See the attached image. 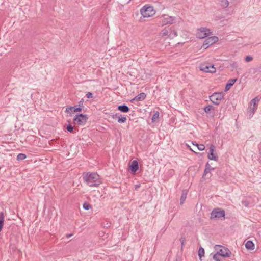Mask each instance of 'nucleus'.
I'll list each match as a JSON object with an SVG mask.
<instances>
[{
    "label": "nucleus",
    "mask_w": 261,
    "mask_h": 261,
    "mask_svg": "<svg viewBox=\"0 0 261 261\" xmlns=\"http://www.w3.org/2000/svg\"><path fill=\"white\" fill-rule=\"evenodd\" d=\"M83 179L84 182L90 187H97L101 182L99 175L96 172L84 173Z\"/></svg>",
    "instance_id": "nucleus-1"
},
{
    "label": "nucleus",
    "mask_w": 261,
    "mask_h": 261,
    "mask_svg": "<svg viewBox=\"0 0 261 261\" xmlns=\"http://www.w3.org/2000/svg\"><path fill=\"white\" fill-rule=\"evenodd\" d=\"M88 117L87 115L79 114L75 115L73 119V123L74 125H84L88 120Z\"/></svg>",
    "instance_id": "nucleus-2"
},
{
    "label": "nucleus",
    "mask_w": 261,
    "mask_h": 261,
    "mask_svg": "<svg viewBox=\"0 0 261 261\" xmlns=\"http://www.w3.org/2000/svg\"><path fill=\"white\" fill-rule=\"evenodd\" d=\"M224 94L223 92H215L210 96V100L215 105H219L221 101L224 99Z\"/></svg>",
    "instance_id": "nucleus-3"
},
{
    "label": "nucleus",
    "mask_w": 261,
    "mask_h": 261,
    "mask_svg": "<svg viewBox=\"0 0 261 261\" xmlns=\"http://www.w3.org/2000/svg\"><path fill=\"white\" fill-rule=\"evenodd\" d=\"M160 23L162 25H165L166 24H172L175 21L176 18L173 16H170L168 15H163L159 18Z\"/></svg>",
    "instance_id": "nucleus-4"
},
{
    "label": "nucleus",
    "mask_w": 261,
    "mask_h": 261,
    "mask_svg": "<svg viewBox=\"0 0 261 261\" xmlns=\"http://www.w3.org/2000/svg\"><path fill=\"white\" fill-rule=\"evenodd\" d=\"M155 12L152 6H143L140 10V13L143 17H149L154 14Z\"/></svg>",
    "instance_id": "nucleus-5"
},
{
    "label": "nucleus",
    "mask_w": 261,
    "mask_h": 261,
    "mask_svg": "<svg viewBox=\"0 0 261 261\" xmlns=\"http://www.w3.org/2000/svg\"><path fill=\"white\" fill-rule=\"evenodd\" d=\"M225 212L224 210H220V208L214 209L211 214V219H221L225 218Z\"/></svg>",
    "instance_id": "nucleus-6"
},
{
    "label": "nucleus",
    "mask_w": 261,
    "mask_h": 261,
    "mask_svg": "<svg viewBox=\"0 0 261 261\" xmlns=\"http://www.w3.org/2000/svg\"><path fill=\"white\" fill-rule=\"evenodd\" d=\"M211 33L210 29L202 27L198 29L196 36L198 38L203 39L210 35Z\"/></svg>",
    "instance_id": "nucleus-7"
},
{
    "label": "nucleus",
    "mask_w": 261,
    "mask_h": 261,
    "mask_svg": "<svg viewBox=\"0 0 261 261\" xmlns=\"http://www.w3.org/2000/svg\"><path fill=\"white\" fill-rule=\"evenodd\" d=\"M218 41V38L217 36H211L207 37L204 41L203 46L204 48H207L209 46L212 45Z\"/></svg>",
    "instance_id": "nucleus-8"
},
{
    "label": "nucleus",
    "mask_w": 261,
    "mask_h": 261,
    "mask_svg": "<svg viewBox=\"0 0 261 261\" xmlns=\"http://www.w3.org/2000/svg\"><path fill=\"white\" fill-rule=\"evenodd\" d=\"M200 70L205 72L213 73L216 72L214 65L202 64L200 66Z\"/></svg>",
    "instance_id": "nucleus-9"
},
{
    "label": "nucleus",
    "mask_w": 261,
    "mask_h": 261,
    "mask_svg": "<svg viewBox=\"0 0 261 261\" xmlns=\"http://www.w3.org/2000/svg\"><path fill=\"white\" fill-rule=\"evenodd\" d=\"M215 149V146L214 145L211 144L209 148V153L208 154L207 158L210 160L218 161V157L216 154L214 153Z\"/></svg>",
    "instance_id": "nucleus-10"
},
{
    "label": "nucleus",
    "mask_w": 261,
    "mask_h": 261,
    "mask_svg": "<svg viewBox=\"0 0 261 261\" xmlns=\"http://www.w3.org/2000/svg\"><path fill=\"white\" fill-rule=\"evenodd\" d=\"M129 168L133 174L136 173L139 169L138 162L137 160H133L129 165Z\"/></svg>",
    "instance_id": "nucleus-11"
},
{
    "label": "nucleus",
    "mask_w": 261,
    "mask_h": 261,
    "mask_svg": "<svg viewBox=\"0 0 261 261\" xmlns=\"http://www.w3.org/2000/svg\"><path fill=\"white\" fill-rule=\"evenodd\" d=\"M217 253H219L220 256L222 257H228L230 256L231 252L228 249L224 248L223 249H220Z\"/></svg>",
    "instance_id": "nucleus-12"
},
{
    "label": "nucleus",
    "mask_w": 261,
    "mask_h": 261,
    "mask_svg": "<svg viewBox=\"0 0 261 261\" xmlns=\"http://www.w3.org/2000/svg\"><path fill=\"white\" fill-rule=\"evenodd\" d=\"M259 101V99L257 97H255L253 99L251 100L250 102V108H252L253 109L254 111H255L257 108L258 102Z\"/></svg>",
    "instance_id": "nucleus-13"
},
{
    "label": "nucleus",
    "mask_w": 261,
    "mask_h": 261,
    "mask_svg": "<svg viewBox=\"0 0 261 261\" xmlns=\"http://www.w3.org/2000/svg\"><path fill=\"white\" fill-rule=\"evenodd\" d=\"M237 79L236 78V79H230L228 82H227L226 85H225V91H228L231 87H232L233 84L235 83V82L237 81Z\"/></svg>",
    "instance_id": "nucleus-14"
},
{
    "label": "nucleus",
    "mask_w": 261,
    "mask_h": 261,
    "mask_svg": "<svg viewBox=\"0 0 261 261\" xmlns=\"http://www.w3.org/2000/svg\"><path fill=\"white\" fill-rule=\"evenodd\" d=\"M214 168L212 167L209 164L208 162H207L205 165V168L204 171V173L202 175V178L204 179L206 174L211 172L212 170H214Z\"/></svg>",
    "instance_id": "nucleus-15"
},
{
    "label": "nucleus",
    "mask_w": 261,
    "mask_h": 261,
    "mask_svg": "<svg viewBox=\"0 0 261 261\" xmlns=\"http://www.w3.org/2000/svg\"><path fill=\"white\" fill-rule=\"evenodd\" d=\"M117 109L118 110L123 113L128 112L130 110L129 108L125 104L118 106Z\"/></svg>",
    "instance_id": "nucleus-16"
},
{
    "label": "nucleus",
    "mask_w": 261,
    "mask_h": 261,
    "mask_svg": "<svg viewBox=\"0 0 261 261\" xmlns=\"http://www.w3.org/2000/svg\"><path fill=\"white\" fill-rule=\"evenodd\" d=\"M204 111L206 113L211 114V116H213L214 115V109L212 105L206 106L204 108Z\"/></svg>",
    "instance_id": "nucleus-17"
},
{
    "label": "nucleus",
    "mask_w": 261,
    "mask_h": 261,
    "mask_svg": "<svg viewBox=\"0 0 261 261\" xmlns=\"http://www.w3.org/2000/svg\"><path fill=\"white\" fill-rule=\"evenodd\" d=\"M70 110L73 112H80L82 111V108L81 107H76L75 106L74 107H68L66 108L65 112L68 113L69 111Z\"/></svg>",
    "instance_id": "nucleus-18"
},
{
    "label": "nucleus",
    "mask_w": 261,
    "mask_h": 261,
    "mask_svg": "<svg viewBox=\"0 0 261 261\" xmlns=\"http://www.w3.org/2000/svg\"><path fill=\"white\" fill-rule=\"evenodd\" d=\"M146 97V94L145 93H141L139 94L138 95H137L136 97H135L133 99V100L136 101H142L144 99H145Z\"/></svg>",
    "instance_id": "nucleus-19"
},
{
    "label": "nucleus",
    "mask_w": 261,
    "mask_h": 261,
    "mask_svg": "<svg viewBox=\"0 0 261 261\" xmlns=\"http://www.w3.org/2000/svg\"><path fill=\"white\" fill-rule=\"evenodd\" d=\"M245 247L247 250H253L254 244L252 241H248L245 244Z\"/></svg>",
    "instance_id": "nucleus-20"
},
{
    "label": "nucleus",
    "mask_w": 261,
    "mask_h": 261,
    "mask_svg": "<svg viewBox=\"0 0 261 261\" xmlns=\"http://www.w3.org/2000/svg\"><path fill=\"white\" fill-rule=\"evenodd\" d=\"M4 224V214L3 212L0 213V232L2 231Z\"/></svg>",
    "instance_id": "nucleus-21"
},
{
    "label": "nucleus",
    "mask_w": 261,
    "mask_h": 261,
    "mask_svg": "<svg viewBox=\"0 0 261 261\" xmlns=\"http://www.w3.org/2000/svg\"><path fill=\"white\" fill-rule=\"evenodd\" d=\"M229 2L228 0H221L220 1V5L222 8H226L229 5Z\"/></svg>",
    "instance_id": "nucleus-22"
},
{
    "label": "nucleus",
    "mask_w": 261,
    "mask_h": 261,
    "mask_svg": "<svg viewBox=\"0 0 261 261\" xmlns=\"http://www.w3.org/2000/svg\"><path fill=\"white\" fill-rule=\"evenodd\" d=\"M159 112L158 111H156L152 117V118H151L152 122V123L155 122L157 121V120L159 119Z\"/></svg>",
    "instance_id": "nucleus-23"
},
{
    "label": "nucleus",
    "mask_w": 261,
    "mask_h": 261,
    "mask_svg": "<svg viewBox=\"0 0 261 261\" xmlns=\"http://www.w3.org/2000/svg\"><path fill=\"white\" fill-rule=\"evenodd\" d=\"M187 192L182 191V194H181V196L180 197V199L181 204H183L184 202H185V201L187 198Z\"/></svg>",
    "instance_id": "nucleus-24"
},
{
    "label": "nucleus",
    "mask_w": 261,
    "mask_h": 261,
    "mask_svg": "<svg viewBox=\"0 0 261 261\" xmlns=\"http://www.w3.org/2000/svg\"><path fill=\"white\" fill-rule=\"evenodd\" d=\"M126 121V117L124 116H122L121 114V116H119L118 118V122L120 123H124Z\"/></svg>",
    "instance_id": "nucleus-25"
},
{
    "label": "nucleus",
    "mask_w": 261,
    "mask_h": 261,
    "mask_svg": "<svg viewBox=\"0 0 261 261\" xmlns=\"http://www.w3.org/2000/svg\"><path fill=\"white\" fill-rule=\"evenodd\" d=\"M224 18V16L222 14L215 15L214 16V20L215 21L221 20Z\"/></svg>",
    "instance_id": "nucleus-26"
},
{
    "label": "nucleus",
    "mask_w": 261,
    "mask_h": 261,
    "mask_svg": "<svg viewBox=\"0 0 261 261\" xmlns=\"http://www.w3.org/2000/svg\"><path fill=\"white\" fill-rule=\"evenodd\" d=\"M66 129L68 132L70 133H72L73 134L75 133V132H74L73 126H72V125L70 123H69L68 125H67Z\"/></svg>",
    "instance_id": "nucleus-27"
},
{
    "label": "nucleus",
    "mask_w": 261,
    "mask_h": 261,
    "mask_svg": "<svg viewBox=\"0 0 261 261\" xmlns=\"http://www.w3.org/2000/svg\"><path fill=\"white\" fill-rule=\"evenodd\" d=\"M198 254L200 258H201L204 255V249L202 247H200L198 251Z\"/></svg>",
    "instance_id": "nucleus-28"
},
{
    "label": "nucleus",
    "mask_w": 261,
    "mask_h": 261,
    "mask_svg": "<svg viewBox=\"0 0 261 261\" xmlns=\"http://www.w3.org/2000/svg\"><path fill=\"white\" fill-rule=\"evenodd\" d=\"M254 112L255 111H254L253 109H252V108H250L249 107L248 108L247 114L249 115L250 118L253 116Z\"/></svg>",
    "instance_id": "nucleus-29"
},
{
    "label": "nucleus",
    "mask_w": 261,
    "mask_h": 261,
    "mask_svg": "<svg viewBox=\"0 0 261 261\" xmlns=\"http://www.w3.org/2000/svg\"><path fill=\"white\" fill-rule=\"evenodd\" d=\"M27 156L25 154L23 153H19L18 154L17 156V160L18 161H21L24 160L26 158Z\"/></svg>",
    "instance_id": "nucleus-30"
},
{
    "label": "nucleus",
    "mask_w": 261,
    "mask_h": 261,
    "mask_svg": "<svg viewBox=\"0 0 261 261\" xmlns=\"http://www.w3.org/2000/svg\"><path fill=\"white\" fill-rule=\"evenodd\" d=\"M177 36V31L175 30H172L170 32L169 37L170 38H173Z\"/></svg>",
    "instance_id": "nucleus-31"
},
{
    "label": "nucleus",
    "mask_w": 261,
    "mask_h": 261,
    "mask_svg": "<svg viewBox=\"0 0 261 261\" xmlns=\"http://www.w3.org/2000/svg\"><path fill=\"white\" fill-rule=\"evenodd\" d=\"M195 143H196V146L199 151H203L205 149V147L203 144H198L196 142Z\"/></svg>",
    "instance_id": "nucleus-32"
},
{
    "label": "nucleus",
    "mask_w": 261,
    "mask_h": 261,
    "mask_svg": "<svg viewBox=\"0 0 261 261\" xmlns=\"http://www.w3.org/2000/svg\"><path fill=\"white\" fill-rule=\"evenodd\" d=\"M83 207L84 209H85L86 210H88L92 208L91 205H90L89 203H88L87 202H85L83 205Z\"/></svg>",
    "instance_id": "nucleus-33"
},
{
    "label": "nucleus",
    "mask_w": 261,
    "mask_h": 261,
    "mask_svg": "<svg viewBox=\"0 0 261 261\" xmlns=\"http://www.w3.org/2000/svg\"><path fill=\"white\" fill-rule=\"evenodd\" d=\"M253 60V57L251 56H247L245 57V60L246 62H249Z\"/></svg>",
    "instance_id": "nucleus-34"
},
{
    "label": "nucleus",
    "mask_w": 261,
    "mask_h": 261,
    "mask_svg": "<svg viewBox=\"0 0 261 261\" xmlns=\"http://www.w3.org/2000/svg\"><path fill=\"white\" fill-rule=\"evenodd\" d=\"M170 32L167 29H164L163 31V36H169Z\"/></svg>",
    "instance_id": "nucleus-35"
},
{
    "label": "nucleus",
    "mask_w": 261,
    "mask_h": 261,
    "mask_svg": "<svg viewBox=\"0 0 261 261\" xmlns=\"http://www.w3.org/2000/svg\"><path fill=\"white\" fill-rule=\"evenodd\" d=\"M230 66L234 69H236L238 67V64L237 62H234L230 64Z\"/></svg>",
    "instance_id": "nucleus-36"
},
{
    "label": "nucleus",
    "mask_w": 261,
    "mask_h": 261,
    "mask_svg": "<svg viewBox=\"0 0 261 261\" xmlns=\"http://www.w3.org/2000/svg\"><path fill=\"white\" fill-rule=\"evenodd\" d=\"M119 116H121V114L120 113H116L112 115V117L113 119H116L117 118H118Z\"/></svg>",
    "instance_id": "nucleus-37"
},
{
    "label": "nucleus",
    "mask_w": 261,
    "mask_h": 261,
    "mask_svg": "<svg viewBox=\"0 0 261 261\" xmlns=\"http://www.w3.org/2000/svg\"><path fill=\"white\" fill-rule=\"evenodd\" d=\"M242 204L244 205L245 207H249V203L248 201L245 200L242 201Z\"/></svg>",
    "instance_id": "nucleus-38"
},
{
    "label": "nucleus",
    "mask_w": 261,
    "mask_h": 261,
    "mask_svg": "<svg viewBox=\"0 0 261 261\" xmlns=\"http://www.w3.org/2000/svg\"><path fill=\"white\" fill-rule=\"evenodd\" d=\"M86 96L87 97V98H93V94L91 92H88L87 93V94H86Z\"/></svg>",
    "instance_id": "nucleus-39"
},
{
    "label": "nucleus",
    "mask_w": 261,
    "mask_h": 261,
    "mask_svg": "<svg viewBox=\"0 0 261 261\" xmlns=\"http://www.w3.org/2000/svg\"><path fill=\"white\" fill-rule=\"evenodd\" d=\"M180 242H181V248H182V247L184 246V243H185V238H184V237H181L180 239Z\"/></svg>",
    "instance_id": "nucleus-40"
},
{
    "label": "nucleus",
    "mask_w": 261,
    "mask_h": 261,
    "mask_svg": "<svg viewBox=\"0 0 261 261\" xmlns=\"http://www.w3.org/2000/svg\"><path fill=\"white\" fill-rule=\"evenodd\" d=\"M84 106H83V99L80 100L79 102V107H81V108L82 109L83 108Z\"/></svg>",
    "instance_id": "nucleus-41"
},
{
    "label": "nucleus",
    "mask_w": 261,
    "mask_h": 261,
    "mask_svg": "<svg viewBox=\"0 0 261 261\" xmlns=\"http://www.w3.org/2000/svg\"><path fill=\"white\" fill-rule=\"evenodd\" d=\"M66 236V237L67 238H69L71 237V236H72L73 234L72 233H69V234H67Z\"/></svg>",
    "instance_id": "nucleus-42"
},
{
    "label": "nucleus",
    "mask_w": 261,
    "mask_h": 261,
    "mask_svg": "<svg viewBox=\"0 0 261 261\" xmlns=\"http://www.w3.org/2000/svg\"><path fill=\"white\" fill-rule=\"evenodd\" d=\"M258 147L259 149L260 153L261 154V144H259Z\"/></svg>",
    "instance_id": "nucleus-43"
},
{
    "label": "nucleus",
    "mask_w": 261,
    "mask_h": 261,
    "mask_svg": "<svg viewBox=\"0 0 261 261\" xmlns=\"http://www.w3.org/2000/svg\"><path fill=\"white\" fill-rule=\"evenodd\" d=\"M195 142H192V144L194 145H195L196 146V143H195Z\"/></svg>",
    "instance_id": "nucleus-44"
}]
</instances>
